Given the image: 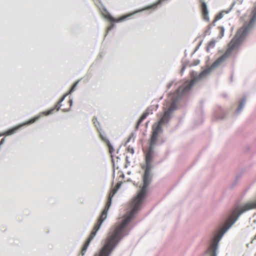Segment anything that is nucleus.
I'll use <instances>...</instances> for the list:
<instances>
[{
	"instance_id": "1",
	"label": "nucleus",
	"mask_w": 256,
	"mask_h": 256,
	"mask_svg": "<svg viewBox=\"0 0 256 256\" xmlns=\"http://www.w3.org/2000/svg\"><path fill=\"white\" fill-rule=\"evenodd\" d=\"M158 137L156 136L151 134L149 140V146L148 150L144 152L146 165L142 167L144 170L142 176V186H140V190L136 196L133 198L132 209L128 216L122 220L120 225L127 228L130 221L133 219L135 214L140 209L144 200L146 196L148 188L151 184L152 179V174L151 172L153 166L151 164L154 156V148L157 142Z\"/></svg>"
},
{
	"instance_id": "2",
	"label": "nucleus",
	"mask_w": 256,
	"mask_h": 256,
	"mask_svg": "<svg viewBox=\"0 0 256 256\" xmlns=\"http://www.w3.org/2000/svg\"><path fill=\"white\" fill-rule=\"evenodd\" d=\"M210 72L211 71L206 68L196 76H194V72L193 71L191 72L192 79L190 82L187 81L184 82L182 86H180L176 90L175 95L172 98V102L170 108L164 112L158 121L153 124L152 134L158 136L162 132V125L169 122L171 118L172 113L177 110V103L190 92L195 83L210 74Z\"/></svg>"
},
{
	"instance_id": "3",
	"label": "nucleus",
	"mask_w": 256,
	"mask_h": 256,
	"mask_svg": "<svg viewBox=\"0 0 256 256\" xmlns=\"http://www.w3.org/2000/svg\"><path fill=\"white\" fill-rule=\"evenodd\" d=\"M128 234L127 228L120 224L116 226L114 230L108 233L102 247L94 256H110L122 238Z\"/></svg>"
},
{
	"instance_id": "4",
	"label": "nucleus",
	"mask_w": 256,
	"mask_h": 256,
	"mask_svg": "<svg viewBox=\"0 0 256 256\" xmlns=\"http://www.w3.org/2000/svg\"><path fill=\"white\" fill-rule=\"evenodd\" d=\"M164 1V0H158L157 2L152 4L148 5L144 8L138 10L130 14L124 15L117 19L113 17L107 10L106 8H104V10L106 13L105 18L108 21L112 22H120L124 21H126L136 14L143 12L144 10H151L152 12L156 11L158 9V8L161 6Z\"/></svg>"
},
{
	"instance_id": "5",
	"label": "nucleus",
	"mask_w": 256,
	"mask_h": 256,
	"mask_svg": "<svg viewBox=\"0 0 256 256\" xmlns=\"http://www.w3.org/2000/svg\"><path fill=\"white\" fill-rule=\"evenodd\" d=\"M40 115L36 116L12 128L8 129L5 132L6 135L10 136L14 134L23 126L31 124L38 120L40 118Z\"/></svg>"
},
{
	"instance_id": "6",
	"label": "nucleus",
	"mask_w": 256,
	"mask_h": 256,
	"mask_svg": "<svg viewBox=\"0 0 256 256\" xmlns=\"http://www.w3.org/2000/svg\"><path fill=\"white\" fill-rule=\"evenodd\" d=\"M200 2L201 3L200 7L204 20L206 22H209V11L208 8L207 4L205 2L202 1V0H200Z\"/></svg>"
},
{
	"instance_id": "7",
	"label": "nucleus",
	"mask_w": 256,
	"mask_h": 256,
	"mask_svg": "<svg viewBox=\"0 0 256 256\" xmlns=\"http://www.w3.org/2000/svg\"><path fill=\"white\" fill-rule=\"evenodd\" d=\"M246 96H244L240 100L238 106L236 110V114H240L242 111L243 108L246 104Z\"/></svg>"
},
{
	"instance_id": "8",
	"label": "nucleus",
	"mask_w": 256,
	"mask_h": 256,
	"mask_svg": "<svg viewBox=\"0 0 256 256\" xmlns=\"http://www.w3.org/2000/svg\"><path fill=\"white\" fill-rule=\"evenodd\" d=\"M107 146L109 148V152L111 154V156L112 159V162L113 164L114 167V160L113 158V156H112V153L114 152V150L112 146V145L111 144L109 140H107Z\"/></svg>"
},
{
	"instance_id": "9",
	"label": "nucleus",
	"mask_w": 256,
	"mask_h": 256,
	"mask_svg": "<svg viewBox=\"0 0 256 256\" xmlns=\"http://www.w3.org/2000/svg\"><path fill=\"white\" fill-rule=\"evenodd\" d=\"M216 44V40L215 39L213 38L212 39L208 44V46H206V50L207 52H210V50L211 48H214Z\"/></svg>"
},
{
	"instance_id": "10",
	"label": "nucleus",
	"mask_w": 256,
	"mask_h": 256,
	"mask_svg": "<svg viewBox=\"0 0 256 256\" xmlns=\"http://www.w3.org/2000/svg\"><path fill=\"white\" fill-rule=\"evenodd\" d=\"M218 246H209L208 250L210 252V256H217L216 250Z\"/></svg>"
},
{
	"instance_id": "11",
	"label": "nucleus",
	"mask_w": 256,
	"mask_h": 256,
	"mask_svg": "<svg viewBox=\"0 0 256 256\" xmlns=\"http://www.w3.org/2000/svg\"><path fill=\"white\" fill-rule=\"evenodd\" d=\"M92 121L94 122V126L96 128V129L98 132H100V130H102V129L100 128V123L98 121L96 118H92Z\"/></svg>"
},
{
	"instance_id": "12",
	"label": "nucleus",
	"mask_w": 256,
	"mask_h": 256,
	"mask_svg": "<svg viewBox=\"0 0 256 256\" xmlns=\"http://www.w3.org/2000/svg\"><path fill=\"white\" fill-rule=\"evenodd\" d=\"M80 80H77L76 82H74L73 85L72 86L70 89V90L68 94H70L72 93L76 90V87L77 86L78 84L80 82Z\"/></svg>"
},
{
	"instance_id": "13",
	"label": "nucleus",
	"mask_w": 256,
	"mask_h": 256,
	"mask_svg": "<svg viewBox=\"0 0 256 256\" xmlns=\"http://www.w3.org/2000/svg\"><path fill=\"white\" fill-rule=\"evenodd\" d=\"M54 110H55V108H52L47 111L42 112L38 116H40V118L41 117L42 114H44L45 116H48L50 114H52L54 112Z\"/></svg>"
},
{
	"instance_id": "14",
	"label": "nucleus",
	"mask_w": 256,
	"mask_h": 256,
	"mask_svg": "<svg viewBox=\"0 0 256 256\" xmlns=\"http://www.w3.org/2000/svg\"><path fill=\"white\" fill-rule=\"evenodd\" d=\"M150 108H147V109L145 110L144 112L142 114V115L140 116V118L142 119H143L144 120L146 118V117L148 116V115L150 114Z\"/></svg>"
},
{
	"instance_id": "15",
	"label": "nucleus",
	"mask_w": 256,
	"mask_h": 256,
	"mask_svg": "<svg viewBox=\"0 0 256 256\" xmlns=\"http://www.w3.org/2000/svg\"><path fill=\"white\" fill-rule=\"evenodd\" d=\"M101 131L102 130H100V132H98L100 133V137L102 139V140H104V142H106V144H107V140H108V138H106L104 132L102 133L101 132Z\"/></svg>"
},
{
	"instance_id": "16",
	"label": "nucleus",
	"mask_w": 256,
	"mask_h": 256,
	"mask_svg": "<svg viewBox=\"0 0 256 256\" xmlns=\"http://www.w3.org/2000/svg\"><path fill=\"white\" fill-rule=\"evenodd\" d=\"M224 16L223 12H221L215 17V21H218L222 19Z\"/></svg>"
},
{
	"instance_id": "17",
	"label": "nucleus",
	"mask_w": 256,
	"mask_h": 256,
	"mask_svg": "<svg viewBox=\"0 0 256 256\" xmlns=\"http://www.w3.org/2000/svg\"><path fill=\"white\" fill-rule=\"evenodd\" d=\"M236 2H232L231 6L230 7V8L228 10H222V12H223V13L225 12L226 14H228L232 10V9L233 7L236 4Z\"/></svg>"
},
{
	"instance_id": "18",
	"label": "nucleus",
	"mask_w": 256,
	"mask_h": 256,
	"mask_svg": "<svg viewBox=\"0 0 256 256\" xmlns=\"http://www.w3.org/2000/svg\"><path fill=\"white\" fill-rule=\"evenodd\" d=\"M220 34L219 35V38H222V37L224 36V26H220Z\"/></svg>"
},
{
	"instance_id": "19",
	"label": "nucleus",
	"mask_w": 256,
	"mask_h": 256,
	"mask_svg": "<svg viewBox=\"0 0 256 256\" xmlns=\"http://www.w3.org/2000/svg\"><path fill=\"white\" fill-rule=\"evenodd\" d=\"M200 61L199 60H194V61L193 63L190 65V66H198V65L200 64Z\"/></svg>"
},
{
	"instance_id": "20",
	"label": "nucleus",
	"mask_w": 256,
	"mask_h": 256,
	"mask_svg": "<svg viewBox=\"0 0 256 256\" xmlns=\"http://www.w3.org/2000/svg\"><path fill=\"white\" fill-rule=\"evenodd\" d=\"M202 40L200 43L198 44L196 48L194 50V52L192 53V56H193V54L196 52L199 49L200 46H201L202 44Z\"/></svg>"
},
{
	"instance_id": "21",
	"label": "nucleus",
	"mask_w": 256,
	"mask_h": 256,
	"mask_svg": "<svg viewBox=\"0 0 256 256\" xmlns=\"http://www.w3.org/2000/svg\"><path fill=\"white\" fill-rule=\"evenodd\" d=\"M68 95V93L64 95L59 100V104H61L65 100Z\"/></svg>"
},
{
	"instance_id": "22",
	"label": "nucleus",
	"mask_w": 256,
	"mask_h": 256,
	"mask_svg": "<svg viewBox=\"0 0 256 256\" xmlns=\"http://www.w3.org/2000/svg\"><path fill=\"white\" fill-rule=\"evenodd\" d=\"M62 106L61 104H59V101L57 102V104H56L55 107L54 108H55V109H56L57 111H58L60 108V106Z\"/></svg>"
},
{
	"instance_id": "23",
	"label": "nucleus",
	"mask_w": 256,
	"mask_h": 256,
	"mask_svg": "<svg viewBox=\"0 0 256 256\" xmlns=\"http://www.w3.org/2000/svg\"><path fill=\"white\" fill-rule=\"evenodd\" d=\"M115 26V24H112L110 26L108 27L107 31H106V34L109 31L111 30L112 28H114Z\"/></svg>"
},
{
	"instance_id": "24",
	"label": "nucleus",
	"mask_w": 256,
	"mask_h": 256,
	"mask_svg": "<svg viewBox=\"0 0 256 256\" xmlns=\"http://www.w3.org/2000/svg\"><path fill=\"white\" fill-rule=\"evenodd\" d=\"M238 183V181H236V180L234 179V182H232V184L230 185V188H233L236 186L237 185Z\"/></svg>"
},
{
	"instance_id": "25",
	"label": "nucleus",
	"mask_w": 256,
	"mask_h": 256,
	"mask_svg": "<svg viewBox=\"0 0 256 256\" xmlns=\"http://www.w3.org/2000/svg\"><path fill=\"white\" fill-rule=\"evenodd\" d=\"M186 67V64H182V70H181V72H180L182 74L184 72V71Z\"/></svg>"
},
{
	"instance_id": "26",
	"label": "nucleus",
	"mask_w": 256,
	"mask_h": 256,
	"mask_svg": "<svg viewBox=\"0 0 256 256\" xmlns=\"http://www.w3.org/2000/svg\"><path fill=\"white\" fill-rule=\"evenodd\" d=\"M128 152H130L132 154H134V148H128Z\"/></svg>"
},
{
	"instance_id": "27",
	"label": "nucleus",
	"mask_w": 256,
	"mask_h": 256,
	"mask_svg": "<svg viewBox=\"0 0 256 256\" xmlns=\"http://www.w3.org/2000/svg\"><path fill=\"white\" fill-rule=\"evenodd\" d=\"M6 138H4L1 139L0 141V146H2L5 142Z\"/></svg>"
},
{
	"instance_id": "28",
	"label": "nucleus",
	"mask_w": 256,
	"mask_h": 256,
	"mask_svg": "<svg viewBox=\"0 0 256 256\" xmlns=\"http://www.w3.org/2000/svg\"><path fill=\"white\" fill-rule=\"evenodd\" d=\"M210 28H211L210 26V25L208 26V29L206 30V32H205L206 33H208L210 34L211 32L210 30Z\"/></svg>"
},
{
	"instance_id": "29",
	"label": "nucleus",
	"mask_w": 256,
	"mask_h": 256,
	"mask_svg": "<svg viewBox=\"0 0 256 256\" xmlns=\"http://www.w3.org/2000/svg\"><path fill=\"white\" fill-rule=\"evenodd\" d=\"M143 120H144L142 119V118L140 117L136 123L138 124V125H140V124L143 122Z\"/></svg>"
},
{
	"instance_id": "30",
	"label": "nucleus",
	"mask_w": 256,
	"mask_h": 256,
	"mask_svg": "<svg viewBox=\"0 0 256 256\" xmlns=\"http://www.w3.org/2000/svg\"><path fill=\"white\" fill-rule=\"evenodd\" d=\"M122 184V182H118L116 184L117 189H119Z\"/></svg>"
},
{
	"instance_id": "31",
	"label": "nucleus",
	"mask_w": 256,
	"mask_h": 256,
	"mask_svg": "<svg viewBox=\"0 0 256 256\" xmlns=\"http://www.w3.org/2000/svg\"><path fill=\"white\" fill-rule=\"evenodd\" d=\"M241 177V175L240 174H238L236 176V178H235V180H236V181H238L240 179Z\"/></svg>"
},
{
	"instance_id": "32",
	"label": "nucleus",
	"mask_w": 256,
	"mask_h": 256,
	"mask_svg": "<svg viewBox=\"0 0 256 256\" xmlns=\"http://www.w3.org/2000/svg\"><path fill=\"white\" fill-rule=\"evenodd\" d=\"M172 84H173V82H170L167 86L168 88L170 89L171 88V86H172Z\"/></svg>"
},
{
	"instance_id": "33",
	"label": "nucleus",
	"mask_w": 256,
	"mask_h": 256,
	"mask_svg": "<svg viewBox=\"0 0 256 256\" xmlns=\"http://www.w3.org/2000/svg\"><path fill=\"white\" fill-rule=\"evenodd\" d=\"M216 118L218 119V120H222L224 119V116H218Z\"/></svg>"
},
{
	"instance_id": "34",
	"label": "nucleus",
	"mask_w": 256,
	"mask_h": 256,
	"mask_svg": "<svg viewBox=\"0 0 256 256\" xmlns=\"http://www.w3.org/2000/svg\"><path fill=\"white\" fill-rule=\"evenodd\" d=\"M126 163L130 165V162L128 160V156H126Z\"/></svg>"
},
{
	"instance_id": "35",
	"label": "nucleus",
	"mask_w": 256,
	"mask_h": 256,
	"mask_svg": "<svg viewBox=\"0 0 256 256\" xmlns=\"http://www.w3.org/2000/svg\"><path fill=\"white\" fill-rule=\"evenodd\" d=\"M131 136H130L129 138H128V140H127V141L126 142V144H125V145H126L128 142H130V140H131Z\"/></svg>"
},
{
	"instance_id": "36",
	"label": "nucleus",
	"mask_w": 256,
	"mask_h": 256,
	"mask_svg": "<svg viewBox=\"0 0 256 256\" xmlns=\"http://www.w3.org/2000/svg\"><path fill=\"white\" fill-rule=\"evenodd\" d=\"M72 104H73L72 100V99H70V106H72Z\"/></svg>"
},
{
	"instance_id": "37",
	"label": "nucleus",
	"mask_w": 256,
	"mask_h": 256,
	"mask_svg": "<svg viewBox=\"0 0 256 256\" xmlns=\"http://www.w3.org/2000/svg\"><path fill=\"white\" fill-rule=\"evenodd\" d=\"M139 126L140 125H138V124L136 123V127H135V128H136V130H138V129Z\"/></svg>"
},
{
	"instance_id": "38",
	"label": "nucleus",
	"mask_w": 256,
	"mask_h": 256,
	"mask_svg": "<svg viewBox=\"0 0 256 256\" xmlns=\"http://www.w3.org/2000/svg\"><path fill=\"white\" fill-rule=\"evenodd\" d=\"M135 134V133L134 132H132L131 133V134L130 136H131V138L134 136Z\"/></svg>"
},
{
	"instance_id": "39",
	"label": "nucleus",
	"mask_w": 256,
	"mask_h": 256,
	"mask_svg": "<svg viewBox=\"0 0 256 256\" xmlns=\"http://www.w3.org/2000/svg\"><path fill=\"white\" fill-rule=\"evenodd\" d=\"M216 22H217V21H215V20L213 21L212 24V26H215V25H216V24H215V23H216Z\"/></svg>"
},
{
	"instance_id": "40",
	"label": "nucleus",
	"mask_w": 256,
	"mask_h": 256,
	"mask_svg": "<svg viewBox=\"0 0 256 256\" xmlns=\"http://www.w3.org/2000/svg\"><path fill=\"white\" fill-rule=\"evenodd\" d=\"M189 63H190V62L188 61V62H184L183 64H186V66H187L189 64Z\"/></svg>"
},
{
	"instance_id": "41",
	"label": "nucleus",
	"mask_w": 256,
	"mask_h": 256,
	"mask_svg": "<svg viewBox=\"0 0 256 256\" xmlns=\"http://www.w3.org/2000/svg\"><path fill=\"white\" fill-rule=\"evenodd\" d=\"M149 112H150V114H152V110L150 108V110H149Z\"/></svg>"
},
{
	"instance_id": "42",
	"label": "nucleus",
	"mask_w": 256,
	"mask_h": 256,
	"mask_svg": "<svg viewBox=\"0 0 256 256\" xmlns=\"http://www.w3.org/2000/svg\"><path fill=\"white\" fill-rule=\"evenodd\" d=\"M5 134H6L5 132H4V133L0 134V136H4V135H5Z\"/></svg>"
},
{
	"instance_id": "43",
	"label": "nucleus",
	"mask_w": 256,
	"mask_h": 256,
	"mask_svg": "<svg viewBox=\"0 0 256 256\" xmlns=\"http://www.w3.org/2000/svg\"><path fill=\"white\" fill-rule=\"evenodd\" d=\"M69 110H70V108H69V109H68V110H63V111H64V112H68V111H69Z\"/></svg>"
},
{
	"instance_id": "44",
	"label": "nucleus",
	"mask_w": 256,
	"mask_h": 256,
	"mask_svg": "<svg viewBox=\"0 0 256 256\" xmlns=\"http://www.w3.org/2000/svg\"><path fill=\"white\" fill-rule=\"evenodd\" d=\"M122 177L123 178L124 177V174H122Z\"/></svg>"
},
{
	"instance_id": "45",
	"label": "nucleus",
	"mask_w": 256,
	"mask_h": 256,
	"mask_svg": "<svg viewBox=\"0 0 256 256\" xmlns=\"http://www.w3.org/2000/svg\"><path fill=\"white\" fill-rule=\"evenodd\" d=\"M186 52V50L184 52L185 56H186V55H187V54Z\"/></svg>"
},
{
	"instance_id": "46",
	"label": "nucleus",
	"mask_w": 256,
	"mask_h": 256,
	"mask_svg": "<svg viewBox=\"0 0 256 256\" xmlns=\"http://www.w3.org/2000/svg\"><path fill=\"white\" fill-rule=\"evenodd\" d=\"M120 148H118V150H117V153H118L119 152V150H120Z\"/></svg>"
},
{
	"instance_id": "47",
	"label": "nucleus",
	"mask_w": 256,
	"mask_h": 256,
	"mask_svg": "<svg viewBox=\"0 0 256 256\" xmlns=\"http://www.w3.org/2000/svg\"><path fill=\"white\" fill-rule=\"evenodd\" d=\"M230 81H231V82H232V77H231V78H230Z\"/></svg>"
},
{
	"instance_id": "48",
	"label": "nucleus",
	"mask_w": 256,
	"mask_h": 256,
	"mask_svg": "<svg viewBox=\"0 0 256 256\" xmlns=\"http://www.w3.org/2000/svg\"><path fill=\"white\" fill-rule=\"evenodd\" d=\"M128 167V165L127 164H126L125 165V168H127Z\"/></svg>"
},
{
	"instance_id": "49",
	"label": "nucleus",
	"mask_w": 256,
	"mask_h": 256,
	"mask_svg": "<svg viewBox=\"0 0 256 256\" xmlns=\"http://www.w3.org/2000/svg\"><path fill=\"white\" fill-rule=\"evenodd\" d=\"M116 158H117V159H120L119 156H117V157H116Z\"/></svg>"
},
{
	"instance_id": "50",
	"label": "nucleus",
	"mask_w": 256,
	"mask_h": 256,
	"mask_svg": "<svg viewBox=\"0 0 256 256\" xmlns=\"http://www.w3.org/2000/svg\"><path fill=\"white\" fill-rule=\"evenodd\" d=\"M164 140H162V143H164Z\"/></svg>"
},
{
	"instance_id": "51",
	"label": "nucleus",
	"mask_w": 256,
	"mask_h": 256,
	"mask_svg": "<svg viewBox=\"0 0 256 256\" xmlns=\"http://www.w3.org/2000/svg\"><path fill=\"white\" fill-rule=\"evenodd\" d=\"M255 238H256V236H255Z\"/></svg>"
},
{
	"instance_id": "52",
	"label": "nucleus",
	"mask_w": 256,
	"mask_h": 256,
	"mask_svg": "<svg viewBox=\"0 0 256 256\" xmlns=\"http://www.w3.org/2000/svg\"><path fill=\"white\" fill-rule=\"evenodd\" d=\"M255 238H256V236H255Z\"/></svg>"
},
{
	"instance_id": "53",
	"label": "nucleus",
	"mask_w": 256,
	"mask_h": 256,
	"mask_svg": "<svg viewBox=\"0 0 256 256\" xmlns=\"http://www.w3.org/2000/svg\"><path fill=\"white\" fill-rule=\"evenodd\" d=\"M202 1H203V0H202Z\"/></svg>"
}]
</instances>
